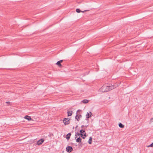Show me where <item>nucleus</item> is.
I'll use <instances>...</instances> for the list:
<instances>
[{"label": "nucleus", "mask_w": 153, "mask_h": 153, "mask_svg": "<svg viewBox=\"0 0 153 153\" xmlns=\"http://www.w3.org/2000/svg\"><path fill=\"white\" fill-rule=\"evenodd\" d=\"M147 147H153V143H151L150 145L148 146Z\"/></svg>", "instance_id": "nucleus-19"}, {"label": "nucleus", "mask_w": 153, "mask_h": 153, "mask_svg": "<svg viewBox=\"0 0 153 153\" xmlns=\"http://www.w3.org/2000/svg\"><path fill=\"white\" fill-rule=\"evenodd\" d=\"M81 139L80 138V137L77 138L76 139V142L78 143L81 142Z\"/></svg>", "instance_id": "nucleus-12"}, {"label": "nucleus", "mask_w": 153, "mask_h": 153, "mask_svg": "<svg viewBox=\"0 0 153 153\" xmlns=\"http://www.w3.org/2000/svg\"><path fill=\"white\" fill-rule=\"evenodd\" d=\"M81 117V115L77 114L76 115L75 118L78 121H79V117Z\"/></svg>", "instance_id": "nucleus-7"}, {"label": "nucleus", "mask_w": 153, "mask_h": 153, "mask_svg": "<svg viewBox=\"0 0 153 153\" xmlns=\"http://www.w3.org/2000/svg\"><path fill=\"white\" fill-rule=\"evenodd\" d=\"M80 134L78 132H77L75 136V138H76L77 137V136H78Z\"/></svg>", "instance_id": "nucleus-18"}, {"label": "nucleus", "mask_w": 153, "mask_h": 153, "mask_svg": "<svg viewBox=\"0 0 153 153\" xmlns=\"http://www.w3.org/2000/svg\"><path fill=\"white\" fill-rule=\"evenodd\" d=\"M87 10H85L84 11H81L80 9H79V8L76 9V12L77 13H80L81 12H85Z\"/></svg>", "instance_id": "nucleus-9"}, {"label": "nucleus", "mask_w": 153, "mask_h": 153, "mask_svg": "<svg viewBox=\"0 0 153 153\" xmlns=\"http://www.w3.org/2000/svg\"><path fill=\"white\" fill-rule=\"evenodd\" d=\"M80 134H84L85 133V131L83 130H81L80 131Z\"/></svg>", "instance_id": "nucleus-16"}, {"label": "nucleus", "mask_w": 153, "mask_h": 153, "mask_svg": "<svg viewBox=\"0 0 153 153\" xmlns=\"http://www.w3.org/2000/svg\"><path fill=\"white\" fill-rule=\"evenodd\" d=\"M6 103H10V102H6Z\"/></svg>", "instance_id": "nucleus-22"}, {"label": "nucleus", "mask_w": 153, "mask_h": 153, "mask_svg": "<svg viewBox=\"0 0 153 153\" xmlns=\"http://www.w3.org/2000/svg\"><path fill=\"white\" fill-rule=\"evenodd\" d=\"M24 118L25 119H27L29 121L31 120H32V118L30 116H27V115H26V116H25L24 117Z\"/></svg>", "instance_id": "nucleus-6"}, {"label": "nucleus", "mask_w": 153, "mask_h": 153, "mask_svg": "<svg viewBox=\"0 0 153 153\" xmlns=\"http://www.w3.org/2000/svg\"><path fill=\"white\" fill-rule=\"evenodd\" d=\"M66 149L68 152H70L73 150V148L71 146H68L66 147Z\"/></svg>", "instance_id": "nucleus-3"}, {"label": "nucleus", "mask_w": 153, "mask_h": 153, "mask_svg": "<svg viewBox=\"0 0 153 153\" xmlns=\"http://www.w3.org/2000/svg\"><path fill=\"white\" fill-rule=\"evenodd\" d=\"M86 137V133L84 134H79V137H82V138L85 139Z\"/></svg>", "instance_id": "nucleus-8"}, {"label": "nucleus", "mask_w": 153, "mask_h": 153, "mask_svg": "<svg viewBox=\"0 0 153 153\" xmlns=\"http://www.w3.org/2000/svg\"><path fill=\"white\" fill-rule=\"evenodd\" d=\"M71 136V133H69L67 135L66 139L67 140H68L70 138Z\"/></svg>", "instance_id": "nucleus-11"}, {"label": "nucleus", "mask_w": 153, "mask_h": 153, "mask_svg": "<svg viewBox=\"0 0 153 153\" xmlns=\"http://www.w3.org/2000/svg\"><path fill=\"white\" fill-rule=\"evenodd\" d=\"M92 138L91 137H90V138L89 139V140L88 141V143L91 144L92 143Z\"/></svg>", "instance_id": "nucleus-15"}, {"label": "nucleus", "mask_w": 153, "mask_h": 153, "mask_svg": "<svg viewBox=\"0 0 153 153\" xmlns=\"http://www.w3.org/2000/svg\"><path fill=\"white\" fill-rule=\"evenodd\" d=\"M89 101L87 100H84L82 101V102L83 103H87Z\"/></svg>", "instance_id": "nucleus-14"}, {"label": "nucleus", "mask_w": 153, "mask_h": 153, "mask_svg": "<svg viewBox=\"0 0 153 153\" xmlns=\"http://www.w3.org/2000/svg\"><path fill=\"white\" fill-rule=\"evenodd\" d=\"M44 141V139H41L37 141V144L38 145H41L42 144Z\"/></svg>", "instance_id": "nucleus-4"}, {"label": "nucleus", "mask_w": 153, "mask_h": 153, "mask_svg": "<svg viewBox=\"0 0 153 153\" xmlns=\"http://www.w3.org/2000/svg\"><path fill=\"white\" fill-rule=\"evenodd\" d=\"M63 121L65 125H68L69 123V120L68 119V118H64Z\"/></svg>", "instance_id": "nucleus-2"}, {"label": "nucleus", "mask_w": 153, "mask_h": 153, "mask_svg": "<svg viewBox=\"0 0 153 153\" xmlns=\"http://www.w3.org/2000/svg\"><path fill=\"white\" fill-rule=\"evenodd\" d=\"M118 86V85L116 86L114 85H107L106 84H105L100 89L99 91L102 92H106L116 88V87Z\"/></svg>", "instance_id": "nucleus-1"}, {"label": "nucleus", "mask_w": 153, "mask_h": 153, "mask_svg": "<svg viewBox=\"0 0 153 153\" xmlns=\"http://www.w3.org/2000/svg\"><path fill=\"white\" fill-rule=\"evenodd\" d=\"M67 114L68 116H71L72 115V111H68Z\"/></svg>", "instance_id": "nucleus-10"}, {"label": "nucleus", "mask_w": 153, "mask_h": 153, "mask_svg": "<svg viewBox=\"0 0 153 153\" xmlns=\"http://www.w3.org/2000/svg\"><path fill=\"white\" fill-rule=\"evenodd\" d=\"M119 127L121 128H123L124 126V125L120 123H119Z\"/></svg>", "instance_id": "nucleus-13"}, {"label": "nucleus", "mask_w": 153, "mask_h": 153, "mask_svg": "<svg viewBox=\"0 0 153 153\" xmlns=\"http://www.w3.org/2000/svg\"><path fill=\"white\" fill-rule=\"evenodd\" d=\"M92 115V113L90 111L87 112V114L86 115V117L87 119L89 118Z\"/></svg>", "instance_id": "nucleus-5"}, {"label": "nucleus", "mask_w": 153, "mask_h": 153, "mask_svg": "<svg viewBox=\"0 0 153 153\" xmlns=\"http://www.w3.org/2000/svg\"><path fill=\"white\" fill-rule=\"evenodd\" d=\"M153 117L152 118L150 119V122H149L150 123H151L153 122Z\"/></svg>", "instance_id": "nucleus-20"}, {"label": "nucleus", "mask_w": 153, "mask_h": 153, "mask_svg": "<svg viewBox=\"0 0 153 153\" xmlns=\"http://www.w3.org/2000/svg\"><path fill=\"white\" fill-rule=\"evenodd\" d=\"M56 64L57 65H58V66H59V67H61V63L59 62V61H58L56 63Z\"/></svg>", "instance_id": "nucleus-17"}, {"label": "nucleus", "mask_w": 153, "mask_h": 153, "mask_svg": "<svg viewBox=\"0 0 153 153\" xmlns=\"http://www.w3.org/2000/svg\"><path fill=\"white\" fill-rule=\"evenodd\" d=\"M60 63L62 62L63 60H60L59 61Z\"/></svg>", "instance_id": "nucleus-21"}]
</instances>
